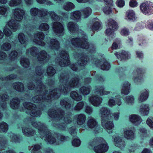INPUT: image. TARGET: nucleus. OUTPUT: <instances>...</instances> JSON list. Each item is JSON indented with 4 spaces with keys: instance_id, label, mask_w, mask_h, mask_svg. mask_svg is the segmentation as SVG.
Masks as SVG:
<instances>
[{
    "instance_id": "28",
    "label": "nucleus",
    "mask_w": 153,
    "mask_h": 153,
    "mask_svg": "<svg viewBox=\"0 0 153 153\" xmlns=\"http://www.w3.org/2000/svg\"><path fill=\"white\" fill-rule=\"evenodd\" d=\"M141 70L140 68H137L134 70L132 74L133 79L136 82H140L142 79L141 77L139 76V74L141 73Z\"/></svg>"
},
{
    "instance_id": "18",
    "label": "nucleus",
    "mask_w": 153,
    "mask_h": 153,
    "mask_svg": "<svg viewBox=\"0 0 153 153\" xmlns=\"http://www.w3.org/2000/svg\"><path fill=\"white\" fill-rule=\"evenodd\" d=\"M49 47L52 49L58 51L60 48L59 42L55 39H50L46 42Z\"/></svg>"
},
{
    "instance_id": "61",
    "label": "nucleus",
    "mask_w": 153,
    "mask_h": 153,
    "mask_svg": "<svg viewBox=\"0 0 153 153\" xmlns=\"http://www.w3.org/2000/svg\"><path fill=\"white\" fill-rule=\"evenodd\" d=\"M53 125L61 130H65L67 127L66 125L65 124L62 123L60 124L58 123L57 124H53Z\"/></svg>"
},
{
    "instance_id": "10",
    "label": "nucleus",
    "mask_w": 153,
    "mask_h": 153,
    "mask_svg": "<svg viewBox=\"0 0 153 153\" xmlns=\"http://www.w3.org/2000/svg\"><path fill=\"white\" fill-rule=\"evenodd\" d=\"M107 24L109 28L106 30V33L112 37L113 36H114V31L118 28L117 24L114 20L110 19L108 20Z\"/></svg>"
},
{
    "instance_id": "4",
    "label": "nucleus",
    "mask_w": 153,
    "mask_h": 153,
    "mask_svg": "<svg viewBox=\"0 0 153 153\" xmlns=\"http://www.w3.org/2000/svg\"><path fill=\"white\" fill-rule=\"evenodd\" d=\"M71 42L72 45L75 47L85 49L89 48V50L91 52H93L95 49L94 45H89L87 37L83 32L81 38H73L71 40Z\"/></svg>"
},
{
    "instance_id": "57",
    "label": "nucleus",
    "mask_w": 153,
    "mask_h": 153,
    "mask_svg": "<svg viewBox=\"0 0 153 153\" xmlns=\"http://www.w3.org/2000/svg\"><path fill=\"white\" fill-rule=\"evenodd\" d=\"M106 4L107 5L104 8L103 11L105 14H109L112 12L111 6L113 4L111 5H109L107 3H106Z\"/></svg>"
},
{
    "instance_id": "22",
    "label": "nucleus",
    "mask_w": 153,
    "mask_h": 153,
    "mask_svg": "<svg viewBox=\"0 0 153 153\" xmlns=\"http://www.w3.org/2000/svg\"><path fill=\"white\" fill-rule=\"evenodd\" d=\"M123 135L124 137L128 140H132L136 137L135 132L130 129L124 130Z\"/></svg>"
},
{
    "instance_id": "37",
    "label": "nucleus",
    "mask_w": 153,
    "mask_h": 153,
    "mask_svg": "<svg viewBox=\"0 0 153 153\" xmlns=\"http://www.w3.org/2000/svg\"><path fill=\"white\" fill-rule=\"evenodd\" d=\"M92 10L89 7H87L81 10L82 12V16L83 18H86L88 17L92 13Z\"/></svg>"
},
{
    "instance_id": "48",
    "label": "nucleus",
    "mask_w": 153,
    "mask_h": 153,
    "mask_svg": "<svg viewBox=\"0 0 153 153\" xmlns=\"http://www.w3.org/2000/svg\"><path fill=\"white\" fill-rule=\"evenodd\" d=\"M22 3V0H10L8 2V5L11 7L19 6Z\"/></svg>"
},
{
    "instance_id": "13",
    "label": "nucleus",
    "mask_w": 153,
    "mask_h": 153,
    "mask_svg": "<svg viewBox=\"0 0 153 153\" xmlns=\"http://www.w3.org/2000/svg\"><path fill=\"white\" fill-rule=\"evenodd\" d=\"M88 100L93 105L98 107L102 102V99L101 97L98 95H92L89 97Z\"/></svg>"
},
{
    "instance_id": "31",
    "label": "nucleus",
    "mask_w": 153,
    "mask_h": 153,
    "mask_svg": "<svg viewBox=\"0 0 153 153\" xmlns=\"http://www.w3.org/2000/svg\"><path fill=\"white\" fill-rule=\"evenodd\" d=\"M20 102V100L18 98H13L10 101V106L13 109H16L19 107Z\"/></svg>"
},
{
    "instance_id": "64",
    "label": "nucleus",
    "mask_w": 153,
    "mask_h": 153,
    "mask_svg": "<svg viewBox=\"0 0 153 153\" xmlns=\"http://www.w3.org/2000/svg\"><path fill=\"white\" fill-rule=\"evenodd\" d=\"M17 55L18 53L16 51H12L9 56L10 60L12 61H14L16 59L17 57Z\"/></svg>"
},
{
    "instance_id": "7",
    "label": "nucleus",
    "mask_w": 153,
    "mask_h": 153,
    "mask_svg": "<svg viewBox=\"0 0 153 153\" xmlns=\"http://www.w3.org/2000/svg\"><path fill=\"white\" fill-rule=\"evenodd\" d=\"M23 106L25 108L29 111L30 114L32 116L38 117L41 114L40 110L33 104L26 102L24 103Z\"/></svg>"
},
{
    "instance_id": "45",
    "label": "nucleus",
    "mask_w": 153,
    "mask_h": 153,
    "mask_svg": "<svg viewBox=\"0 0 153 153\" xmlns=\"http://www.w3.org/2000/svg\"><path fill=\"white\" fill-rule=\"evenodd\" d=\"M10 10V8L8 6H0V14L4 16H6L7 15Z\"/></svg>"
},
{
    "instance_id": "52",
    "label": "nucleus",
    "mask_w": 153,
    "mask_h": 153,
    "mask_svg": "<svg viewBox=\"0 0 153 153\" xmlns=\"http://www.w3.org/2000/svg\"><path fill=\"white\" fill-rule=\"evenodd\" d=\"M39 17H43L49 14V11L45 8L39 9Z\"/></svg>"
},
{
    "instance_id": "23",
    "label": "nucleus",
    "mask_w": 153,
    "mask_h": 153,
    "mask_svg": "<svg viewBox=\"0 0 153 153\" xmlns=\"http://www.w3.org/2000/svg\"><path fill=\"white\" fill-rule=\"evenodd\" d=\"M8 136L10 137V141L13 143H19L22 140V137L21 136L15 134L12 132L9 133Z\"/></svg>"
},
{
    "instance_id": "63",
    "label": "nucleus",
    "mask_w": 153,
    "mask_h": 153,
    "mask_svg": "<svg viewBox=\"0 0 153 153\" xmlns=\"http://www.w3.org/2000/svg\"><path fill=\"white\" fill-rule=\"evenodd\" d=\"M41 148V147L39 145H35L34 146L31 152L33 153H42L40 151Z\"/></svg>"
},
{
    "instance_id": "21",
    "label": "nucleus",
    "mask_w": 153,
    "mask_h": 153,
    "mask_svg": "<svg viewBox=\"0 0 153 153\" xmlns=\"http://www.w3.org/2000/svg\"><path fill=\"white\" fill-rule=\"evenodd\" d=\"M95 60V64L97 66L100 65L101 69L104 70H108L110 67V64L105 60H103L102 61H100L99 60Z\"/></svg>"
},
{
    "instance_id": "51",
    "label": "nucleus",
    "mask_w": 153,
    "mask_h": 153,
    "mask_svg": "<svg viewBox=\"0 0 153 153\" xmlns=\"http://www.w3.org/2000/svg\"><path fill=\"white\" fill-rule=\"evenodd\" d=\"M127 17L129 20H132L133 21L135 19V13L132 10H128L126 13Z\"/></svg>"
},
{
    "instance_id": "39",
    "label": "nucleus",
    "mask_w": 153,
    "mask_h": 153,
    "mask_svg": "<svg viewBox=\"0 0 153 153\" xmlns=\"http://www.w3.org/2000/svg\"><path fill=\"white\" fill-rule=\"evenodd\" d=\"M91 90V88L90 86L87 87L82 86L80 88L79 90L80 93L84 96L88 94Z\"/></svg>"
},
{
    "instance_id": "44",
    "label": "nucleus",
    "mask_w": 153,
    "mask_h": 153,
    "mask_svg": "<svg viewBox=\"0 0 153 153\" xmlns=\"http://www.w3.org/2000/svg\"><path fill=\"white\" fill-rule=\"evenodd\" d=\"M13 87L14 89L18 91L22 92L24 90L23 84L20 82L14 83L13 84Z\"/></svg>"
},
{
    "instance_id": "58",
    "label": "nucleus",
    "mask_w": 153,
    "mask_h": 153,
    "mask_svg": "<svg viewBox=\"0 0 153 153\" xmlns=\"http://www.w3.org/2000/svg\"><path fill=\"white\" fill-rule=\"evenodd\" d=\"M49 14L51 19L54 21H58L60 19L59 16L53 11H49Z\"/></svg>"
},
{
    "instance_id": "47",
    "label": "nucleus",
    "mask_w": 153,
    "mask_h": 153,
    "mask_svg": "<svg viewBox=\"0 0 153 153\" xmlns=\"http://www.w3.org/2000/svg\"><path fill=\"white\" fill-rule=\"evenodd\" d=\"M39 9L36 7L31 8L30 10V13L31 16L33 17H39Z\"/></svg>"
},
{
    "instance_id": "29",
    "label": "nucleus",
    "mask_w": 153,
    "mask_h": 153,
    "mask_svg": "<svg viewBox=\"0 0 153 153\" xmlns=\"http://www.w3.org/2000/svg\"><path fill=\"white\" fill-rule=\"evenodd\" d=\"M38 49L36 47H32L26 50V53L27 55H30L33 56H36L38 54Z\"/></svg>"
},
{
    "instance_id": "26",
    "label": "nucleus",
    "mask_w": 153,
    "mask_h": 153,
    "mask_svg": "<svg viewBox=\"0 0 153 153\" xmlns=\"http://www.w3.org/2000/svg\"><path fill=\"white\" fill-rule=\"evenodd\" d=\"M9 96L6 93L1 94L0 95V105L3 108H5L6 107L7 103L5 101L8 100Z\"/></svg>"
},
{
    "instance_id": "24",
    "label": "nucleus",
    "mask_w": 153,
    "mask_h": 153,
    "mask_svg": "<svg viewBox=\"0 0 153 153\" xmlns=\"http://www.w3.org/2000/svg\"><path fill=\"white\" fill-rule=\"evenodd\" d=\"M22 132L24 135L27 137L33 136L36 134V131L29 127H23Z\"/></svg>"
},
{
    "instance_id": "42",
    "label": "nucleus",
    "mask_w": 153,
    "mask_h": 153,
    "mask_svg": "<svg viewBox=\"0 0 153 153\" xmlns=\"http://www.w3.org/2000/svg\"><path fill=\"white\" fill-rule=\"evenodd\" d=\"M148 97V91L146 90L141 91V94L139 98L140 102H143L147 100Z\"/></svg>"
},
{
    "instance_id": "40",
    "label": "nucleus",
    "mask_w": 153,
    "mask_h": 153,
    "mask_svg": "<svg viewBox=\"0 0 153 153\" xmlns=\"http://www.w3.org/2000/svg\"><path fill=\"white\" fill-rule=\"evenodd\" d=\"M149 107L148 104H143L140 106V112L143 115H147L149 111Z\"/></svg>"
},
{
    "instance_id": "12",
    "label": "nucleus",
    "mask_w": 153,
    "mask_h": 153,
    "mask_svg": "<svg viewBox=\"0 0 153 153\" xmlns=\"http://www.w3.org/2000/svg\"><path fill=\"white\" fill-rule=\"evenodd\" d=\"M45 34L42 32H39L34 35L32 38L33 42L36 44L41 46L45 45V43L43 41L45 38Z\"/></svg>"
},
{
    "instance_id": "17",
    "label": "nucleus",
    "mask_w": 153,
    "mask_h": 153,
    "mask_svg": "<svg viewBox=\"0 0 153 153\" xmlns=\"http://www.w3.org/2000/svg\"><path fill=\"white\" fill-rule=\"evenodd\" d=\"M107 119L101 120L102 126L105 129L107 132L110 134L112 132V129L114 127V125L112 122L107 120Z\"/></svg>"
},
{
    "instance_id": "46",
    "label": "nucleus",
    "mask_w": 153,
    "mask_h": 153,
    "mask_svg": "<svg viewBox=\"0 0 153 153\" xmlns=\"http://www.w3.org/2000/svg\"><path fill=\"white\" fill-rule=\"evenodd\" d=\"M47 53L45 51H41L38 55V59L39 61L44 60L47 58Z\"/></svg>"
},
{
    "instance_id": "59",
    "label": "nucleus",
    "mask_w": 153,
    "mask_h": 153,
    "mask_svg": "<svg viewBox=\"0 0 153 153\" xmlns=\"http://www.w3.org/2000/svg\"><path fill=\"white\" fill-rule=\"evenodd\" d=\"M56 70L52 67L50 66L48 68L47 73L48 76H52L56 73Z\"/></svg>"
},
{
    "instance_id": "43",
    "label": "nucleus",
    "mask_w": 153,
    "mask_h": 153,
    "mask_svg": "<svg viewBox=\"0 0 153 153\" xmlns=\"http://www.w3.org/2000/svg\"><path fill=\"white\" fill-rule=\"evenodd\" d=\"M95 93L101 95H107L110 93V92L104 90V88L102 86H98L95 89Z\"/></svg>"
},
{
    "instance_id": "3",
    "label": "nucleus",
    "mask_w": 153,
    "mask_h": 153,
    "mask_svg": "<svg viewBox=\"0 0 153 153\" xmlns=\"http://www.w3.org/2000/svg\"><path fill=\"white\" fill-rule=\"evenodd\" d=\"M13 12L15 20L11 19L7 23V25L13 32H15L19 29L20 27L19 23L18 21H21L25 15V10L19 8H17L13 10Z\"/></svg>"
},
{
    "instance_id": "6",
    "label": "nucleus",
    "mask_w": 153,
    "mask_h": 153,
    "mask_svg": "<svg viewBox=\"0 0 153 153\" xmlns=\"http://www.w3.org/2000/svg\"><path fill=\"white\" fill-rule=\"evenodd\" d=\"M59 54L61 58L58 57L56 59V62L62 67L68 65L70 63V61L68 53L62 50L59 51Z\"/></svg>"
},
{
    "instance_id": "36",
    "label": "nucleus",
    "mask_w": 153,
    "mask_h": 153,
    "mask_svg": "<svg viewBox=\"0 0 153 153\" xmlns=\"http://www.w3.org/2000/svg\"><path fill=\"white\" fill-rule=\"evenodd\" d=\"M6 140H5L4 138L2 139L0 141V145L2 146L1 147L3 149L5 148V149H4V150H6V151L2 152L3 153H15L13 149H7V148L6 147ZM0 153H1L0 152Z\"/></svg>"
},
{
    "instance_id": "15",
    "label": "nucleus",
    "mask_w": 153,
    "mask_h": 153,
    "mask_svg": "<svg viewBox=\"0 0 153 153\" xmlns=\"http://www.w3.org/2000/svg\"><path fill=\"white\" fill-rule=\"evenodd\" d=\"M110 114V110L104 107L100 108L99 111V115L101 117V120L109 119Z\"/></svg>"
},
{
    "instance_id": "38",
    "label": "nucleus",
    "mask_w": 153,
    "mask_h": 153,
    "mask_svg": "<svg viewBox=\"0 0 153 153\" xmlns=\"http://www.w3.org/2000/svg\"><path fill=\"white\" fill-rule=\"evenodd\" d=\"M67 27L71 33L74 32L78 28V26L76 25L74 22H70L68 23Z\"/></svg>"
},
{
    "instance_id": "53",
    "label": "nucleus",
    "mask_w": 153,
    "mask_h": 153,
    "mask_svg": "<svg viewBox=\"0 0 153 153\" xmlns=\"http://www.w3.org/2000/svg\"><path fill=\"white\" fill-rule=\"evenodd\" d=\"M20 62L22 66L25 68H28L30 65L29 60L26 58H22L20 61Z\"/></svg>"
},
{
    "instance_id": "33",
    "label": "nucleus",
    "mask_w": 153,
    "mask_h": 153,
    "mask_svg": "<svg viewBox=\"0 0 153 153\" xmlns=\"http://www.w3.org/2000/svg\"><path fill=\"white\" fill-rule=\"evenodd\" d=\"M130 84L128 82H125L123 84L121 93L124 95L128 94L130 92Z\"/></svg>"
},
{
    "instance_id": "2",
    "label": "nucleus",
    "mask_w": 153,
    "mask_h": 153,
    "mask_svg": "<svg viewBox=\"0 0 153 153\" xmlns=\"http://www.w3.org/2000/svg\"><path fill=\"white\" fill-rule=\"evenodd\" d=\"M31 124L33 127L38 130L41 138H43L45 136V140L48 143L51 144L55 143L56 145L59 144L58 140H56L54 137L52 135L51 132L48 131L45 124L35 119L32 120Z\"/></svg>"
},
{
    "instance_id": "50",
    "label": "nucleus",
    "mask_w": 153,
    "mask_h": 153,
    "mask_svg": "<svg viewBox=\"0 0 153 153\" xmlns=\"http://www.w3.org/2000/svg\"><path fill=\"white\" fill-rule=\"evenodd\" d=\"M84 105V102L80 101L78 102L74 107V110L76 111H79L83 108Z\"/></svg>"
},
{
    "instance_id": "27",
    "label": "nucleus",
    "mask_w": 153,
    "mask_h": 153,
    "mask_svg": "<svg viewBox=\"0 0 153 153\" xmlns=\"http://www.w3.org/2000/svg\"><path fill=\"white\" fill-rule=\"evenodd\" d=\"M129 119L130 121L135 125H139L142 121L141 117L138 115L136 114L130 115Z\"/></svg>"
},
{
    "instance_id": "60",
    "label": "nucleus",
    "mask_w": 153,
    "mask_h": 153,
    "mask_svg": "<svg viewBox=\"0 0 153 153\" xmlns=\"http://www.w3.org/2000/svg\"><path fill=\"white\" fill-rule=\"evenodd\" d=\"M125 102L128 104H132L134 102V99L132 96H127L124 99Z\"/></svg>"
},
{
    "instance_id": "14",
    "label": "nucleus",
    "mask_w": 153,
    "mask_h": 153,
    "mask_svg": "<svg viewBox=\"0 0 153 153\" xmlns=\"http://www.w3.org/2000/svg\"><path fill=\"white\" fill-rule=\"evenodd\" d=\"M114 139L115 145L120 149L124 148L126 146V143L123 140V138L119 136H113L112 137Z\"/></svg>"
},
{
    "instance_id": "41",
    "label": "nucleus",
    "mask_w": 153,
    "mask_h": 153,
    "mask_svg": "<svg viewBox=\"0 0 153 153\" xmlns=\"http://www.w3.org/2000/svg\"><path fill=\"white\" fill-rule=\"evenodd\" d=\"M75 7V5L70 2H66L63 5L64 9L68 11L72 10Z\"/></svg>"
},
{
    "instance_id": "35",
    "label": "nucleus",
    "mask_w": 153,
    "mask_h": 153,
    "mask_svg": "<svg viewBox=\"0 0 153 153\" xmlns=\"http://www.w3.org/2000/svg\"><path fill=\"white\" fill-rule=\"evenodd\" d=\"M60 104L62 108L66 109H69L71 106V104L69 103V100L67 98L62 99L60 101Z\"/></svg>"
},
{
    "instance_id": "8",
    "label": "nucleus",
    "mask_w": 153,
    "mask_h": 153,
    "mask_svg": "<svg viewBox=\"0 0 153 153\" xmlns=\"http://www.w3.org/2000/svg\"><path fill=\"white\" fill-rule=\"evenodd\" d=\"M88 59L86 56H82L78 60V62L79 65L76 64H71L70 65L71 68L74 71H79L83 68L82 66L85 65L88 62Z\"/></svg>"
},
{
    "instance_id": "5",
    "label": "nucleus",
    "mask_w": 153,
    "mask_h": 153,
    "mask_svg": "<svg viewBox=\"0 0 153 153\" xmlns=\"http://www.w3.org/2000/svg\"><path fill=\"white\" fill-rule=\"evenodd\" d=\"M101 138H96L91 141L88 143V147L90 149H92L95 144L100 143L94 146V150L96 153H103L107 152L109 146L107 143L104 140H101Z\"/></svg>"
},
{
    "instance_id": "1",
    "label": "nucleus",
    "mask_w": 153,
    "mask_h": 153,
    "mask_svg": "<svg viewBox=\"0 0 153 153\" xmlns=\"http://www.w3.org/2000/svg\"><path fill=\"white\" fill-rule=\"evenodd\" d=\"M36 76L37 79H35V82L37 87L35 90L36 91L40 92L42 94L43 93V95L41 94L37 95L33 97L32 101L36 103H43L46 102H48L50 100H52L53 98L55 99H58L60 97L62 93L64 94H66L72 88L76 86L79 83V79L77 77L72 78L68 82L69 76L66 73H62L59 77V88H56L52 91H46L45 86L42 83L41 75L44 72V70H42L39 67L36 68Z\"/></svg>"
},
{
    "instance_id": "20",
    "label": "nucleus",
    "mask_w": 153,
    "mask_h": 153,
    "mask_svg": "<svg viewBox=\"0 0 153 153\" xmlns=\"http://www.w3.org/2000/svg\"><path fill=\"white\" fill-rule=\"evenodd\" d=\"M87 125L91 128H96L97 130L95 132V133L98 131L97 122L96 119L92 117H90L88 118Z\"/></svg>"
},
{
    "instance_id": "30",
    "label": "nucleus",
    "mask_w": 153,
    "mask_h": 153,
    "mask_svg": "<svg viewBox=\"0 0 153 153\" xmlns=\"http://www.w3.org/2000/svg\"><path fill=\"white\" fill-rule=\"evenodd\" d=\"M115 54L117 57L120 60L123 59H127L130 57V54L124 51H122L121 53L119 54L118 53H116Z\"/></svg>"
},
{
    "instance_id": "11",
    "label": "nucleus",
    "mask_w": 153,
    "mask_h": 153,
    "mask_svg": "<svg viewBox=\"0 0 153 153\" xmlns=\"http://www.w3.org/2000/svg\"><path fill=\"white\" fill-rule=\"evenodd\" d=\"M48 113L51 117L56 118L59 120L62 119L65 115V112L64 111L60 110L56 111L53 108L49 109Z\"/></svg>"
},
{
    "instance_id": "32",
    "label": "nucleus",
    "mask_w": 153,
    "mask_h": 153,
    "mask_svg": "<svg viewBox=\"0 0 153 153\" xmlns=\"http://www.w3.org/2000/svg\"><path fill=\"white\" fill-rule=\"evenodd\" d=\"M77 123L78 125H81L83 124L86 120V116L83 114H77L76 116Z\"/></svg>"
},
{
    "instance_id": "62",
    "label": "nucleus",
    "mask_w": 153,
    "mask_h": 153,
    "mask_svg": "<svg viewBox=\"0 0 153 153\" xmlns=\"http://www.w3.org/2000/svg\"><path fill=\"white\" fill-rule=\"evenodd\" d=\"M36 1L38 3L41 4H45L48 5L53 4V3L49 0H36Z\"/></svg>"
},
{
    "instance_id": "16",
    "label": "nucleus",
    "mask_w": 153,
    "mask_h": 153,
    "mask_svg": "<svg viewBox=\"0 0 153 153\" xmlns=\"http://www.w3.org/2000/svg\"><path fill=\"white\" fill-rule=\"evenodd\" d=\"M141 10L145 14H149L153 13V7L147 3H144L140 6Z\"/></svg>"
},
{
    "instance_id": "9",
    "label": "nucleus",
    "mask_w": 153,
    "mask_h": 153,
    "mask_svg": "<svg viewBox=\"0 0 153 153\" xmlns=\"http://www.w3.org/2000/svg\"><path fill=\"white\" fill-rule=\"evenodd\" d=\"M52 28L53 32L58 36H62L64 34V28L62 24L58 22L52 23Z\"/></svg>"
},
{
    "instance_id": "55",
    "label": "nucleus",
    "mask_w": 153,
    "mask_h": 153,
    "mask_svg": "<svg viewBox=\"0 0 153 153\" xmlns=\"http://www.w3.org/2000/svg\"><path fill=\"white\" fill-rule=\"evenodd\" d=\"M18 40L21 44H24L25 43L26 39L24 34L22 33H19L18 35Z\"/></svg>"
},
{
    "instance_id": "49",
    "label": "nucleus",
    "mask_w": 153,
    "mask_h": 153,
    "mask_svg": "<svg viewBox=\"0 0 153 153\" xmlns=\"http://www.w3.org/2000/svg\"><path fill=\"white\" fill-rule=\"evenodd\" d=\"M8 129V125L5 122H2L0 124V132H6Z\"/></svg>"
},
{
    "instance_id": "56",
    "label": "nucleus",
    "mask_w": 153,
    "mask_h": 153,
    "mask_svg": "<svg viewBox=\"0 0 153 153\" xmlns=\"http://www.w3.org/2000/svg\"><path fill=\"white\" fill-rule=\"evenodd\" d=\"M11 45L8 42H5L3 43L1 47L2 50L5 51L9 50L11 49Z\"/></svg>"
},
{
    "instance_id": "25",
    "label": "nucleus",
    "mask_w": 153,
    "mask_h": 153,
    "mask_svg": "<svg viewBox=\"0 0 153 153\" xmlns=\"http://www.w3.org/2000/svg\"><path fill=\"white\" fill-rule=\"evenodd\" d=\"M81 13L79 10H76L71 12L70 14V18L73 20L77 22L81 20Z\"/></svg>"
},
{
    "instance_id": "19",
    "label": "nucleus",
    "mask_w": 153,
    "mask_h": 153,
    "mask_svg": "<svg viewBox=\"0 0 153 153\" xmlns=\"http://www.w3.org/2000/svg\"><path fill=\"white\" fill-rule=\"evenodd\" d=\"M100 24L98 22L97 19H94L92 22L88 24V29L93 31L97 30L100 27Z\"/></svg>"
},
{
    "instance_id": "54",
    "label": "nucleus",
    "mask_w": 153,
    "mask_h": 153,
    "mask_svg": "<svg viewBox=\"0 0 153 153\" xmlns=\"http://www.w3.org/2000/svg\"><path fill=\"white\" fill-rule=\"evenodd\" d=\"M50 28L49 25L46 23H42L39 26V29L42 31H46L49 30Z\"/></svg>"
},
{
    "instance_id": "34",
    "label": "nucleus",
    "mask_w": 153,
    "mask_h": 153,
    "mask_svg": "<svg viewBox=\"0 0 153 153\" xmlns=\"http://www.w3.org/2000/svg\"><path fill=\"white\" fill-rule=\"evenodd\" d=\"M70 95L71 97L76 101H80L82 100V96L76 91H71Z\"/></svg>"
}]
</instances>
